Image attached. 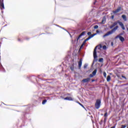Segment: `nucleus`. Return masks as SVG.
<instances>
[{
  "label": "nucleus",
  "instance_id": "nucleus-36",
  "mask_svg": "<svg viewBox=\"0 0 128 128\" xmlns=\"http://www.w3.org/2000/svg\"><path fill=\"white\" fill-rule=\"evenodd\" d=\"M110 128H116V126L111 127Z\"/></svg>",
  "mask_w": 128,
  "mask_h": 128
},
{
  "label": "nucleus",
  "instance_id": "nucleus-34",
  "mask_svg": "<svg viewBox=\"0 0 128 128\" xmlns=\"http://www.w3.org/2000/svg\"><path fill=\"white\" fill-rule=\"evenodd\" d=\"M111 18H112V20H113V18H114V16H112V17H111Z\"/></svg>",
  "mask_w": 128,
  "mask_h": 128
},
{
  "label": "nucleus",
  "instance_id": "nucleus-14",
  "mask_svg": "<svg viewBox=\"0 0 128 128\" xmlns=\"http://www.w3.org/2000/svg\"><path fill=\"white\" fill-rule=\"evenodd\" d=\"M70 70H71L72 72H74V64L71 66H70Z\"/></svg>",
  "mask_w": 128,
  "mask_h": 128
},
{
  "label": "nucleus",
  "instance_id": "nucleus-21",
  "mask_svg": "<svg viewBox=\"0 0 128 128\" xmlns=\"http://www.w3.org/2000/svg\"><path fill=\"white\" fill-rule=\"evenodd\" d=\"M103 75L104 78H106V72H104Z\"/></svg>",
  "mask_w": 128,
  "mask_h": 128
},
{
  "label": "nucleus",
  "instance_id": "nucleus-30",
  "mask_svg": "<svg viewBox=\"0 0 128 128\" xmlns=\"http://www.w3.org/2000/svg\"><path fill=\"white\" fill-rule=\"evenodd\" d=\"M94 75L93 74H90V78H94Z\"/></svg>",
  "mask_w": 128,
  "mask_h": 128
},
{
  "label": "nucleus",
  "instance_id": "nucleus-24",
  "mask_svg": "<svg viewBox=\"0 0 128 128\" xmlns=\"http://www.w3.org/2000/svg\"><path fill=\"white\" fill-rule=\"evenodd\" d=\"M103 50H106V45L102 46Z\"/></svg>",
  "mask_w": 128,
  "mask_h": 128
},
{
  "label": "nucleus",
  "instance_id": "nucleus-28",
  "mask_svg": "<svg viewBox=\"0 0 128 128\" xmlns=\"http://www.w3.org/2000/svg\"><path fill=\"white\" fill-rule=\"evenodd\" d=\"M87 34H88V36H90V34H92V32H88L87 33Z\"/></svg>",
  "mask_w": 128,
  "mask_h": 128
},
{
  "label": "nucleus",
  "instance_id": "nucleus-27",
  "mask_svg": "<svg viewBox=\"0 0 128 128\" xmlns=\"http://www.w3.org/2000/svg\"><path fill=\"white\" fill-rule=\"evenodd\" d=\"M126 125H122L120 128H126Z\"/></svg>",
  "mask_w": 128,
  "mask_h": 128
},
{
  "label": "nucleus",
  "instance_id": "nucleus-29",
  "mask_svg": "<svg viewBox=\"0 0 128 128\" xmlns=\"http://www.w3.org/2000/svg\"><path fill=\"white\" fill-rule=\"evenodd\" d=\"M104 118H106V116H108V112H106L104 114Z\"/></svg>",
  "mask_w": 128,
  "mask_h": 128
},
{
  "label": "nucleus",
  "instance_id": "nucleus-11",
  "mask_svg": "<svg viewBox=\"0 0 128 128\" xmlns=\"http://www.w3.org/2000/svg\"><path fill=\"white\" fill-rule=\"evenodd\" d=\"M78 64L79 68H82V58L80 59Z\"/></svg>",
  "mask_w": 128,
  "mask_h": 128
},
{
  "label": "nucleus",
  "instance_id": "nucleus-43",
  "mask_svg": "<svg viewBox=\"0 0 128 128\" xmlns=\"http://www.w3.org/2000/svg\"><path fill=\"white\" fill-rule=\"evenodd\" d=\"M6 26V25H5V26Z\"/></svg>",
  "mask_w": 128,
  "mask_h": 128
},
{
  "label": "nucleus",
  "instance_id": "nucleus-4",
  "mask_svg": "<svg viewBox=\"0 0 128 128\" xmlns=\"http://www.w3.org/2000/svg\"><path fill=\"white\" fill-rule=\"evenodd\" d=\"M98 48V46H96L94 50V60H96V62L98 60L96 59V58H98V56H96V48Z\"/></svg>",
  "mask_w": 128,
  "mask_h": 128
},
{
  "label": "nucleus",
  "instance_id": "nucleus-40",
  "mask_svg": "<svg viewBox=\"0 0 128 128\" xmlns=\"http://www.w3.org/2000/svg\"><path fill=\"white\" fill-rule=\"evenodd\" d=\"M124 78H126V77H124V76H122Z\"/></svg>",
  "mask_w": 128,
  "mask_h": 128
},
{
  "label": "nucleus",
  "instance_id": "nucleus-2",
  "mask_svg": "<svg viewBox=\"0 0 128 128\" xmlns=\"http://www.w3.org/2000/svg\"><path fill=\"white\" fill-rule=\"evenodd\" d=\"M101 104H102V100L97 99L96 100V102L94 104L95 108H96V110H98V108H100Z\"/></svg>",
  "mask_w": 128,
  "mask_h": 128
},
{
  "label": "nucleus",
  "instance_id": "nucleus-13",
  "mask_svg": "<svg viewBox=\"0 0 128 128\" xmlns=\"http://www.w3.org/2000/svg\"><path fill=\"white\" fill-rule=\"evenodd\" d=\"M102 0H94L93 4L94 5L98 4V2H102Z\"/></svg>",
  "mask_w": 128,
  "mask_h": 128
},
{
  "label": "nucleus",
  "instance_id": "nucleus-12",
  "mask_svg": "<svg viewBox=\"0 0 128 128\" xmlns=\"http://www.w3.org/2000/svg\"><path fill=\"white\" fill-rule=\"evenodd\" d=\"M118 24V22H114L111 26H110V28H112L114 26H116Z\"/></svg>",
  "mask_w": 128,
  "mask_h": 128
},
{
  "label": "nucleus",
  "instance_id": "nucleus-41",
  "mask_svg": "<svg viewBox=\"0 0 128 128\" xmlns=\"http://www.w3.org/2000/svg\"><path fill=\"white\" fill-rule=\"evenodd\" d=\"M112 44H113V43H112Z\"/></svg>",
  "mask_w": 128,
  "mask_h": 128
},
{
  "label": "nucleus",
  "instance_id": "nucleus-19",
  "mask_svg": "<svg viewBox=\"0 0 128 128\" xmlns=\"http://www.w3.org/2000/svg\"><path fill=\"white\" fill-rule=\"evenodd\" d=\"M78 102V104H80V106H82V108H84V105H82V104H81L80 102Z\"/></svg>",
  "mask_w": 128,
  "mask_h": 128
},
{
  "label": "nucleus",
  "instance_id": "nucleus-1",
  "mask_svg": "<svg viewBox=\"0 0 128 128\" xmlns=\"http://www.w3.org/2000/svg\"><path fill=\"white\" fill-rule=\"evenodd\" d=\"M118 28V26H116L115 28H114L112 30L108 32L107 33H106L103 36V38H106V36H108L110 34H112L114 32H116V30Z\"/></svg>",
  "mask_w": 128,
  "mask_h": 128
},
{
  "label": "nucleus",
  "instance_id": "nucleus-31",
  "mask_svg": "<svg viewBox=\"0 0 128 128\" xmlns=\"http://www.w3.org/2000/svg\"><path fill=\"white\" fill-rule=\"evenodd\" d=\"M1 66H2V70H3V72H6V70H4V67H2V66L1 65Z\"/></svg>",
  "mask_w": 128,
  "mask_h": 128
},
{
  "label": "nucleus",
  "instance_id": "nucleus-42",
  "mask_svg": "<svg viewBox=\"0 0 128 128\" xmlns=\"http://www.w3.org/2000/svg\"><path fill=\"white\" fill-rule=\"evenodd\" d=\"M2 12H4V11H2Z\"/></svg>",
  "mask_w": 128,
  "mask_h": 128
},
{
  "label": "nucleus",
  "instance_id": "nucleus-32",
  "mask_svg": "<svg viewBox=\"0 0 128 128\" xmlns=\"http://www.w3.org/2000/svg\"><path fill=\"white\" fill-rule=\"evenodd\" d=\"M122 34H123L122 33H121L118 36H122Z\"/></svg>",
  "mask_w": 128,
  "mask_h": 128
},
{
  "label": "nucleus",
  "instance_id": "nucleus-22",
  "mask_svg": "<svg viewBox=\"0 0 128 128\" xmlns=\"http://www.w3.org/2000/svg\"><path fill=\"white\" fill-rule=\"evenodd\" d=\"M46 100H44L42 102V104H46Z\"/></svg>",
  "mask_w": 128,
  "mask_h": 128
},
{
  "label": "nucleus",
  "instance_id": "nucleus-33",
  "mask_svg": "<svg viewBox=\"0 0 128 128\" xmlns=\"http://www.w3.org/2000/svg\"><path fill=\"white\" fill-rule=\"evenodd\" d=\"M96 32L97 34H100V31H99L98 30H96Z\"/></svg>",
  "mask_w": 128,
  "mask_h": 128
},
{
  "label": "nucleus",
  "instance_id": "nucleus-7",
  "mask_svg": "<svg viewBox=\"0 0 128 128\" xmlns=\"http://www.w3.org/2000/svg\"><path fill=\"white\" fill-rule=\"evenodd\" d=\"M118 24H119V26H121L122 28L124 30H126V28H124V24H122V22L118 21Z\"/></svg>",
  "mask_w": 128,
  "mask_h": 128
},
{
  "label": "nucleus",
  "instance_id": "nucleus-10",
  "mask_svg": "<svg viewBox=\"0 0 128 128\" xmlns=\"http://www.w3.org/2000/svg\"><path fill=\"white\" fill-rule=\"evenodd\" d=\"M85 34H86V31H84L82 32L81 34L78 36L77 38V40H80V38L82 36H84Z\"/></svg>",
  "mask_w": 128,
  "mask_h": 128
},
{
  "label": "nucleus",
  "instance_id": "nucleus-9",
  "mask_svg": "<svg viewBox=\"0 0 128 128\" xmlns=\"http://www.w3.org/2000/svg\"><path fill=\"white\" fill-rule=\"evenodd\" d=\"M90 80V78H84L82 80L83 82H88Z\"/></svg>",
  "mask_w": 128,
  "mask_h": 128
},
{
  "label": "nucleus",
  "instance_id": "nucleus-18",
  "mask_svg": "<svg viewBox=\"0 0 128 128\" xmlns=\"http://www.w3.org/2000/svg\"><path fill=\"white\" fill-rule=\"evenodd\" d=\"M106 80H107V82H110V76L108 75L107 76Z\"/></svg>",
  "mask_w": 128,
  "mask_h": 128
},
{
  "label": "nucleus",
  "instance_id": "nucleus-37",
  "mask_svg": "<svg viewBox=\"0 0 128 128\" xmlns=\"http://www.w3.org/2000/svg\"><path fill=\"white\" fill-rule=\"evenodd\" d=\"M95 80H92V82H95Z\"/></svg>",
  "mask_w": 128,
  "mask_h": 128
},
{
  "label": "nucleus",
  "instance_id": "nucleus-38",
  "mask_svg": "<svg viewBox=\"0 0 128 128\" xmlns=\"http://www.w3.org/2000/svg\"><path fill=\"white\" fill-rule=\"evenodd\" d=\"M18 42H20V39L18 38Z\"/></svg>",
  "mask_w": 128,
  "mask_h": 128
},
{
  "label": "nucleus",
  "instance_id": "nucleus-5",
  "mask_svg": "<svg viewBox=\"0 0 128 128\" xmlns=\"http://www.w3.org/2000/svg\"><path fill=\"white\" fill-rule=\"evenodd\" d=\"M0 8L1 10L4 9V0H0Z\"/></svg>",
  "mask_w": 128,
  "mask_h": 128
},
{
  "label": "nucleus",
  "instance_id": "nucleus-3",
  "mask_svg": "<svg viewBox=\"0 0 128 128\" xmlns=\"http://www.w3.org/2000/svg\"><path fill=\"white\" fill-rule=\"evenodd\" d=\"M94 36H96V33L90 36L89 37H88L87 38H86L83 42L84 44H86V42H88V40H90V38H94Z\"/></svg>",
  "mask_w": 128,
  "mask_h": 128
},
{
  "label": "nucleus",
  "instance_id": "nucleus-23",
  "mask_svg": "<svg viewBox=\"0 0 128 128\" xmlns=\"http://www.w3.org/2000/svg\"><path fill=\"white\" fill-rule=\"evenodd\" d=\"M94 28H95L96 30V28H98V26L96 25V26H94Z\"/></svg>",
  "mask_w": 128,
  "mask_h": 128
},
{
  "label": "nucleus",
  "instance_id": "nucleus-6",
  "mask_svg": "<svg viewBox=\"0 0 128 128\" xmlns=\"http://www.w3.org/2000/svg\"><path fill=\"white\" fill-rule=\"evenodd\" d=\"M115 38H119L120 40V42H124V38L122 36H117L115 37Z\"/></svg>",
  "mask_w": 128,
  "mask_h": 128
},
{
  "label": "nucleus",
  "instance_id": "nucleus-16",
  "mask_svg": "<svg viewBox=\"0 0 128 128\" xmlns=\"http://www.w3.org/2000/svg\"><path fill=\"white\" fill-rule=\"evenodd\" d=\"M122 18L124 22H126V16L125 14L122 15Z\"/></svg>",
  "mask_w": 128,
  "mask_h": 128
},
{
  "label": "nucleus",
  "instance_id": "nucleus-39",
  "mask_svg": "<svg viewBox=\"0 0 128 128\" xmlns=\"http://www.w3.org/2000/svg\"><path fill=\"white\" fill-rule=\"evenodd\" d=\"M104 20H102V22H104Z\"/></svg>",
  "mask_w": 128,
  "mask_h": 128
},
{
  "label": "nucleus",
  "instance_id": "nucleus-25",
  "mask_svg": "<svg viewBox=\"0 0 128 128\" xmlns=\"http://www.w3.org/2000/svg\"><path fill=\"white\" fill-rule=\"evenodd\" d=\"M84 46V44L82 43V44L80 47V50L81 48H82V46Z\"/></svg>",
  "mask_w": 128,
  "mask_h": 128
},
{
  "label": "nucleus",
  "instance_id": "nucleus-15",
  "mask_svg": "<svg viewBox=\"0 0 128 128\" xmlns=\"http://www.w3.org/2000/svg\"><path fill=\"white\" fill-rule=\"evenodd\" d=\"M66 100H74L72 97H66L64 98Z\"/></svg>",
  "mask_w": 128,
  "mask_h": 128
},
{
  "label": "nucleus",
  "instance_id": "nucleus-8",
  "mask_svg": "<svg viewBox=\"0 0 128 128\" xmlns=\"http://www.w3.org/2000/svg\"><path fill=\"white\" fill-rule=\"evenodd\" d=\"M122 10V7H118V8L114 11H113L112 12L114 14H116V12H120Z\"/></svg>",
  "mask_w": 128,
  "mask_h": 128
},
{
  "label": "nucleus",
  "instance_id": "nucleus-17",
  "mask_svg": "<svg viewBox=\"0 0 128 128\" xmlns=\"http://www.w3.org/2000/svg\"><path fill=\"white\" fill-rule=\"evenodd\" d=\"M96 72L97 70L96 69H95L94 72H92V74L94 76H96Z\"/></svg>",
  "mask_w": 128,
  "mask_h": 128
},
{
  "label": "nucleus",
  "instance_id": "nucleus-35",
  "mask_svg": "<svg viewBox=\"0 0 128 128\" xmlns=\"http://www.w3.org/2000/svg\"><path fill=\"white\" fill-rule=\"evenodd\" d=\"M106 122V118H104V122Z\"/></svg>",
  "mask_w": 128,
  "mask_h": 128
},
{
  "label": "nucleus",
  "instance_id": "nucleus-20",
  "mask_svg": "<svg viewBox=\"0 0 128 128\" xmlns=\"http://www.w3.org/2000/svg\"><path fill=\"white\" fill-rule=\"evenodd\" d=\"M98 62H104V58H100L99 60H98Z\"/></svg>",
  "mask_w": 128,
  "mask_h": 128
},
{
  "label": "nucleus",
  "instance_id": "nucleus-26",
  "mask_svg": "<svg viewBox=\"0 0 128 128\" xmlns=\"http://www.w3.org/2000/svg\"><path fill=\"white\" fill-rule=\"evenodd\" d=\"M87 66H88V64H84V68H86Z\"/></svg>",
  "mask_w": 128,
  "mask_h": 128
}]
</instances>
